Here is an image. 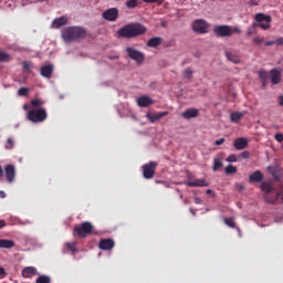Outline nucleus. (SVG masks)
<instances>
[{
	"mask_svg": "<svg viewBox=\"0 0 283 283\" xmlns=\"http://www.w3.org/2000/svg\"><path fill=\"white\" fill-rule=\"evenodd\" d=\"M147 33V27L142 23H128L117 31V34L122 39H136V36H143Z\"/></svg>",
	"mask_w": 283,
	"mask_h": 283,
	"instance_id": "1",
	"label": "nucleus"
},
{
	"mask_svg": "<svg viewBox=\"0 0 283 283\" xmlns=\"http://www.w3.org/2000/svg\"><path fill=\"white\" fill-rule=\"evenodd\" d=\"M87 36V31L83 27H69L62 31V39L65 43L81 41Z\"/></svg>",
	"mask_w": 283,
	"mask_h": 283,
	"instance_id": "2",
	"label": "nucleus"
},
{
	"mask_svg": "<svg viewBox=\"0 0 283 283\" xmlns=\"http://www.w3.org/2000/svg\"><path fill=\"white\" fill-rule=\"evenodd\" d=\"M213 33L216 36H220L221 39H227L229 36H233V34H242V30L240 27H231L227 24L216 25L213 28Z\"/></svg>",
	"mask_w": 283,
	"mask_h": 283,
	"instance_id": "3",
	"label": "nucleus"
},
{
	"mask_svg": "<svg viewBox=\"0 0 283 283\" xmlns=\"http://www.w3.org/2000/svg\"><path fill=\"white\" fill-rule=\"evenodd\" d=\"M27 118L31 123H43L48 118V112L44 108L31 109L28 112Z\"/></svg>",
	"mask_w": 283,
	"mask_h": 283,
	"instance_id": "4",
	"label": "nucleus"
},
{
	"mask_svg": "<svg viewBox=\"0 0 283 283\" xmlns=\"http://www.w3.org/2000/svg\"><path fill=\"white\" fill-rule=\"evenodd\" d=\"M255 21L253 23V28H261V30H270L271 29V15H266L264 13H256Z\"/></svg>",
	"mask_w": 283,
	"mask_h": 283,
	"instance_id": "5",
	"label": "nucleus"
},
{
	"mask_svg": "<svg viewBox=\"0 0 283 283\" xmlns=\"http://www.w3.org/2000/svg\"><path fill=\"white\" fill-rule=\"evenodd\" d=\"M92 231H94V226L87 221L74 227V233H77L80 238H87Z\"/></svg>",
	"mask_w": 283,
	"mask_h": 283,
	"instance_id": "6",
	"label": "nucleus"
},
{
	"mask_svg": "<svg viewBox=\"0 0 283 283\" xmlns=\"http://www.w3.org/2000/svg\"><path fill=\"white\" fill-rule=\"evenodd\" d=\"M126 52L129 59L135 61L137 65H143V63H145V53H143L142 51H138L132 46H127Z\"/></svg>",
	"mask_w": 283,
	"mask_h": 283,
	"instance_id": "7",
	"label": "nucleus"
},
{
	"mask_svg": "<svg viewBox=\"0 0 283 283\" xmlns=\"http://www.w3.org/2000/svg\"><path fill=\"white\" fill-rule=\"evenodd\" d=\"M158 167V163L149 161L143 166V176L146 180H151L156 176V168Z\"/></svg>",
	"mask_w": 283,
	"mask_h": 283,
	"instance_id": "8",
	"label": "nucleus"
},
{
	"mask_svg": "<svg viewBox=\"0 0 283 283\" xmlns=\"http://www.w3.org/2000/svg\"><path fill=\"white\" fill-rule=\"evenodd\" d=\"M208 29H209V23H207V21L205 20H196L192 23V30L198 34H207Z\"/></svg>",
	"mask_w": 283,
	"mask_h": 283,
	"instance_id": "9",
	"label": "nucleus"
},
{
	"mask_svg": "<svg viewBox=\"0 0 283 283\" xmlns=\"http://www.w3.org/2000/svg\"><path fill=\"white\" fill-rule=\"evenodd\" d=\"M102 17L103 19H105V21H111V22L117 21L119 17L118 8H111L105 10Z\"/></svg>",
	"mask_w": 283,
	"mask_h": 283,
	"instance_id": "10",
	"label": "nucleus"
},
{
	"mask_svg": "<svg viewBox=\"0 0 283 283\" xmlns=\"http://www.w3.org/2000/svg\"><path fill=\"white\" fill-rule=\"evenodd\" d=\"M4 174L8 182H12L17 178V168L14 165H7L4 168Z\"/></svg>",
	"mask_w": 283,
	"mask_h": 283,
	"instance_id": "11",
	"label": "nucleus"
},
{
	"mask_svg": "<svg viewBox=\"0 0 283 283\" xmlns=\"http://www.w3.org/2000/svg\"><path fill=\"white\" fill-rule=\"evenodd\" d=\"M258 76L261 80L262 87H266L269 85V78H271V72L261 69L258 71Z\"/></svg>",
	"mask_w": 283,
	"mask_h": 283,
	"instance_id": "12",
	"label": "nucleus"
},
{
	"mask_svg": "<svg viewBox=\"0 0 283 283\" xmlns=\"http://www.w3.org/2000/svg\"><path fill=\"white\" fill-rule=\"evenodd\" d=\"M54 73V65L46 64L40 69V74L44 78H52V74Z\"/></svg>",
	"mask_w": 283,
	"mask_h": 283,
	"instance_id": "13",
	"label": "nucleus"
},
{
	"mask_svg": "<svg viewBox=\"0 0 283 283\" xmlns=\"http://www.w3.org/2000/svg\"><path fill=\"white\" fill-rule=\"evenodd\" d=\"M281 76H282V72H280V70L272 69L270 71V81H271L272 85H279V83L281 81Z\"/></svg>",
	"mask_w": 283,
	"mask_h": 283,
	"instance_id": "14",
	"label": "nucleus"
},
{
	"mask_svg": "<svg viewBox=\"0 0 283 283\" xmlns=\"http://www.w3.org/2000/svg\"><path fill=\"white\" fill-rule=\"evenodd\" d=\"M137 105L139 107H149V105H154V99L147 95H142L137 98Z\"/></svg>",
	"mask_w": 283,
	"mask_h": 283,
	"instance_id": "15",
	"label": "nucleus"
},
{
	"mask_svg": "<svg viewBox=\"0 0 283 283\" xmlns=\"http://www.w3.org/2000/svg\"><path fill=\"white\" fill-rule=\"evenodd\" d=\"M115 243L112 239H102L99 241V249L102 251H112V249H114Z\"/></svg>",
	"mask_w": 283,
	"mask_h": 283,
	"instance_id": "16",
	"label": "nucleus"
},
{
	"mask_svg": "<svg viewBox=\"0 0 283 283\" xmlns=\"http://www.w3.org/2000/svg\"><path fill=\"white\" fill-rule=\"evenodd\" d=\"M199 115L200 111L197 108L187 109L181 114L182 118H186V120H190V118H198Z\"/></svg>",
	"mask_w": 283,
	"mask_h": 283,
	"instance_id": "17",
	"label": "nucleus"
},
{
	"mask_svg": "<svg viewBox=\"0 0 283 283\" xmlns=\"http://www.w3.org/2000/svg\"><path fill=\"white\" fill-rule=\"evenodd\" d=\"M249 147V140L244 137H239L234 140V148H237L239 151H242V149H247Z\"/></svg>",
	"mask_w": 283,
	"mask_h": 283,
	"instance_id": "18",
	"label": "nucleus"
},
{
	"mask_svg": "<svg viewBox=\"0 0 283 283\" xmlns=\"http://www.w3.org/2000/svg\"><path fill=\"white\" fill-rule=\"evenodd\" d=\"M169 112H159V113H147V118L150 120V123H156V120H160V118H164V116H168Z\"/></svg>",
	"mask_w": 283,
	"mask_h": 283,
	"instance_id": "19",
	"label": "nucleus"
},
{
	"mask_svg": "<svg viewBox=\"0 0 283 283\" xmlns=\"http://www.w3.org/2000/svg\"><path fill=\"white\" fill-rule=\"evenodd\" d=\"M36 268L34 266H27L22 270V277L24 279H30V277H34V275H36Z\"/></svg>",
	"mask_w": 283,
	"mask_h": 283,
	"instance_id": "20",
	"label": "nucleus"
},
{
	"mask_svg": "<svg viewBox=\"0 0 283 283\" xmlns=\"http://www.w3.org/2000/svg\"><path fill=\"white\" fill-rule=\"evenodd\" d=\"M250 182H262L264 180V175H262V171L255 170L249 176Z\"/></svg>",
	"mask_w": 283,
	"mask_h": 283,
	"instance_id": "21",
	"label": "nucleus"
},
{
	"mask_svg": "<svg viewBox=\"0 0 283 283\" xmlns=\"http://www.w3.org/2000/svg\"><path fill=\"white\" fill-rule=\"evenodd\" d=\"M226 59L227 61H230V63H234V65H238L240 63V56L231 51H226Z\"/></svg>",
	"mask_w": 283,
	"mask_h": 283,
	"instance_id": "22",
	"label": "nucleus"
},
{
	"mask_svg": "<svg viewBox=\"0 0 283 283\" xmlns=\"http://www.w3.org/2000/svg\"><path fill=\"white\" fill-rule=\"evenodd\" d=\"M63 25H67V17L65 15L57 18L52 22V28L55 29L63 28Z\"/></svg>",
	"mask_w": 283,
	"mask_h": 283,
	"instance_id": "23",
	"label": "nucleus"
},
{
	"mask_svg": "<svg viewBox=\"0 0 283 283\" xmlns=\"http://www.w3.org/2000/svg\"><path fill=\"white\" fill-rule=\"evenodd\" d=\"M209 184L205 179H195L188 182V187H207Z\"/></svg>",
	"mask_w": 283,
	"mask_h": 283,
	"instance_id": "24",
	"label": "nucleus"
},
{
	"mask_svg": "<svg viewBox=\"0 0 283 283\" xmlns=\"http://www.w3.org/2000/svg\"><path fill=\"white\" fill-rule=\"evenodd\" d=\"M0 249H14V241L0 239Z\"/></svg>",
	"mask_w": 283,
	"mask_h": 283,
	"instance_id": "25",
	"label": "nucleus"
},
{
	"mask_svg": "<svg viewBox=\"0 0 283 283\" xmlns=\"http://www.w3.org/2000/svg\"><path fill=\"white\" fill-rule=\"evenodd\" d=\"M160 43H163V38H151L148 40L147 42V46L148 48H158V45H160Z\"/></svg>",
	"mask_w": 283,
	"mask_h": 283,
	"instance_id": "26",
	"label": "nucleus"
},
{
	"mask_svg": "<svg viewBox=\"0 0 283 283\" xmlns=\"http://www.w3.org/2000/svg\"><path fill=\"white\" fill-rule=\"evenodd\" d=\"M242 116H244V113L234 112L230 115V120L232 123H240V120H242Z\"/></svg>",
	"mask_w": 283,
	"mask_h": 283,
	"instance_id": "27",
	"label": "nucleus"
},
{
	"mask_svg": "<svg viewBox=\"0 0 283 283\" xmlns=\"http://www.w3.org/2000/svg\"><path fill=\"white\" fill-rule=\"evenodd\" d=\"M261 190L264 191L265 195H269L273 191V186L266 181L261 184Z\"/></svg>",
	"mask_w": 283,
	"mask_h": 283,
	"instance_id": "28",
	"label": "nucleus"
},
{
	"mask_svg": "<svg viewBox=\"0 0 283 283\" xmlns=\"http://www.w3.org/2000/svg\"><path fill=\"white\" fill-rule=\"evenodd\" d=\"M9 61H12V56L4 51H0V63H8Z\"/></svg>",
	"mask_w": 283,
	"mask_h": 283,
	"instance_id": "29",
	"label": "nucleus"
},
{
	"mask_svg": "<svg viewBox=\"0 0 283 283\" xmlns=\"http://www.w3.org/2000/svg\"><path fill=\"white\" fill-rule=\"evenodd\" d=\"M221 167H223L222 159L214 158L212 167L213 171H218V169H221Z\"/></svg>",
	"mask_w": 283,
	"mask_h": 283,
	"instance_id": "30",
	"label": "nucleus"
},
{
	"mask_svg": "<svg viewBox=\"0 0 283 283\" xmlns=\"http://www.w3.org/2000/svg\"><path fill=\"white\" fill-rule=\"evenodd\" d=\"M50 282H52V279H50V276L48 275H40L35 281V283H50Z\"/></svg>",
	"mask_w": 283,
	"mask_h": 283,
	"instance_id": "31",
	"label": "nucleus"
},
{
	"mask_svg": "<svg viewBox=\"0 0 283 283\" xmlns=\"http://www.w3.org/2000/svg\"><path fill=\"white\" fill-rule=\"evenodd\" d=\"M265 202H269V205H275L277 202V198L272 197L271 193L264 196Z\"/></svg>",
	"mask_w": 283,
	"mask_h": 283,
	"instance_id": "32",
	"label": "nucleus"
},
{
	"mask_svg": "<svg viewBox=\"0 0 283 283\" xmlns=\"http://www.w3.org/2000/svg\"><path fill=\"white\" fill-rule=\"evenodd\" d=\"M237 172H238V167L233 165H229L228 167H226V174L228 176H230V174H237Z\"/></svg>",
	"mask_w": 283,
	"mask_h": 283,
	"instance_id": "33",
	"label": "nucleus"
},
{
	"mask_svg": "<svg viewBox=\"0 0 283 283\" xmlns=\"http://www.w3.org/2000/svg\"><path fill=\"white\" fill-rule=\"evenodd\" d=\"M138 7V0H127L126 8L134 9Z\"/></svg>",
	"mask_w": 283,
	"mask_h": 283,
	"instance_id": "34",
	"label": "nucleus"
},
{
	"mask_svg": "<svg viewBox=\"0 0 283 283\" xmlns=\"http://www.w3.org/2000/svg\"><path fill=\"white\" fill-rule=\"evenodd\" d=\"M224 224H227V227H230V229H235V221H233V219L231 218H226Z\"/></svg>",
	"mask_w": 283,
	"mask_h": 283,
	"instance_id": "35",
	"label": "nucleus"
},
{
	"mask_svg": "<svg viewBox=\"0 0 283 283\" xmlns=\"http://www.w3.org/2000/svg\"><path fill=\"white\" fill-rule=\"evenodd\" d=\"M66 249L69 251H71V253H74L76 251V242L75 241L74 242H67L66 243Z\"/></svg>",
	"mask_w": 283,
	"mask_h": 283,
	"instance_id": "36",
	"label": "nucleus"
},
{
	"mask_svg": "<svg viewBox=\"0 0 283 283\" xmlns=\"http://www.w3.org/2000/svg\"><path fill=\"white\" fill-rule=\"evenodd\" d=\"M252 41L254 45H262V43H264V36H260V35L254 36Z\"/></svg>",
	"mask_w": 283,
	"mask_h": 283,
	"instance_id": "37",
	"label": "nucleus"
},
{
	"mask_svg": "<svg viewBox=\"0 0 283 283\" xmlns=\"http://www.w3.org/2000/svg\"><path fill=\"white\" fill-rule=\"evenodd\" d=\"M18 94H19V96H28V94H30V88L21 87V88H19Z\"/></svg>",
	"mask_w": 283,
	"mask_h": 283,
	"instance_id": "38",
	"label": "nucleus"
},
{
	"mask_svg": "<svg viewBox=\"0 0 283 283\" xmlns=\"http://www.w3.org/2000/svg\"><path fill=\"white\" fill-rule=\"evenodd\" d=\"M13 147H14V139H12L11 137H9V138L7 139L6 145H4V148H7V149H13Z\"/></svg>",
	"mask_w": 283,
	"mask_h": 283,
	"instance_id": "39",
	"label": "nucleus"
},
{
	"mask_svg": "<svg viewBox=\"0 0 283 283\" xmlns=\"http://www.w3.org/2000/svg\"><path fill=\"white\" fill-rule=\"evenodd\" d=\"M31 105H32V107H41V105H43V102L39 98H35V99L31 101Z\"/></svg>",
	"mask_w": 283,
	"mask_h": 283,
	"instance_id": "40",
	"label": "nucleus"
},
{
	"mask_svg": "<svg viewBox=\"0 0 283 283\" xmlns=\"http://www.w3.org/2000/svg\"><path fill=\"white\" fill-rule=\"evenodd\" d=\"M227 163H238V157L235 155H230L227 158Z\"/></svg>",
	"mask_w": 283,
	"mask_h": 283,
	"instance_id": "41",
	"label": "nucleus"
},
{
	"mask_svg": "<svg viewBox=\"0 0 283 283\" xmlns=\"http://www.w3.org/2000/svg\"><path fill=\"white\" fill-rule=\"evenodd\" d=\"M184 74L186 78H191L193 71H191V69H186Z\"/></svg>",
	"mask_w": 283,
	"mask_h": 283,
	"instance_id": "42",
	"label": "nucleus"
},
{
	"mask_svg": "<svg viewBox=\"0 0 283 283\" xmlns=\"http://www.w3.org/2000/svg\"><path fill=\"white\" fill-rule=\"evenodd\" d=\"M22 67L23 70H27L28 72H30V70H32V63L23 62Z\"/></svg>",
	"mask_w": 283,
	"mask_h": 283,
	"instance_id": "43",
	"label": "nucleus"
},
{
	"mask_svg": "<svg viewBox=\"0 0 283 283\" xmlns=\"http://www.w3.org/2000/svg\"><path fill=\"white\" fill-rule=\"evenodd\" d=\"M275 140H277V143H283V134L282 133H277L274 136Z\"/></svg>",
	"mask_w": 283,
	"mask_h": 283,
	"instance_id": "44",
	"label": "nucleus"
},
{
	"mask_svg": "<svg viewBox=\"0 0 283 283\" xmlns=\"http://www.w3.org/2000/svg\"><path fill=\"white\" fill-rule=\"evenodd\" d=\"M8 275V272H6L4 268H0V280H3Z\"/></svg>",
	"mask_w": 283,
	"mask_h": 283,
	"instance_id": "45",
	"label": "nucleus"
},
{
	"mask_svg": "<svg viewBox=\"0 0 283 283\" xmlns=\"http://www.w3.org/2000/svg\"><path fill=\"white\" fill-rule=\"evenodd\" d=\"M240 156L243 159L251 158V153H249V150H245V151L241 153Z\"/></svg>",
	"mask_w": 283,
	"mask_h": 283,
	"instance_id": "46",
	"label": "nucleus"
},
{
	"mask_svg": "<svg viewBox=\"0 0 283 283\" xmlns=\"http://www.w3.org/2000/svg\"><path fill=\"white\" fill-rule=\"evenodd\" d=\"M282 191H283V185H281V186L279 187V191L276 192V195H275V197H274V198H276V200H280V196H282Z\"/></svg>",
	"mask_w": 283,
	"mask_h": 283,
	"instance_id": "47",
	"label": "nucleus"
},
{
	"mask_svg": "<svg viewBox=\"0 0 283 283\" xmlns=\"http://www.w3.org/2000/svg\"><path fill=\"white\" fill-rule=\"evenodd\" d=\"M258 31H255V27L249 28L248 29V36H251L253 34H256Z\"/></svg>",
	"mask_w": 283,
	"mask_h": 283,
	"instance_id": "48",
	"label": "nucleus"
},
{
	"mask_svg": "<svg viewBox=\"0 0 283 283\" xmlns=\"http://www.w3.org/2000/svg\"><path fill=\"white\" fill-rule=\"evenodd\" d=\"M214 145H217V146L224 145V138L217 139L214 142Z\"/></svg>",
	"mask_w": 283,
	"mask_h": 283,
	"instance_id": "49",
	"label": "nucleus"
},
{
	"mask_svg": "<svg viewBox=\"0 0 283 283\" xmlns=\"http://www.w3.org/2000/svg\"><path fill=\"white\" fill-rule=\"evenodd\" d=\"M268 170H269V172L272 174V176L275 178V167L269 166V167H268Z\"/></svg>",
	"mask_w": 283,
	"mask_h": 283,
	"instance_id": "50",
	"label": "nucleus"
},
{
	"mask_svg": "<svg viewBox=\"0 0 283 283\" xmlns=\"http://www.w3.org/2000/svg\"><path fill=\"white\" fill-rule=\"evenodd\" d=\"M275 41V45H283V38H279Z\"/></svg>",
	"mask_w": 283,
	"mask_h": 283,
	"instance_id": "51",
	"label": "nucleus"
},
{
	"mask_svg": "<svg viewBox=\"0 0 283 283\" xmlns=\"http://www.w3.org/2000/svg\"><path fill=\"white\" fill-rule=\"evenodd\" d=\"M273 45H275V40H274V41H268V42H265V46H266V48H271V46H273Z\"/></svg>",
	"mask_w": 283,
	"mask_h": 283,
	"instance_id": "52",
	"label": "nucleus"
},
{
	"mask_svg": "<svg viewBox=\"0 0 283 283\" xmlns=\"http://www.w3.org/2000/svg\"><path fill=\"white\" fill-rule=\"evenodd\" d=\"M279 105H280L281 107H283V95H281V96L279 97Z\"/></svg>",
	"mask_w": 283,
	"mask_h": 283,
	"instance_id": "53",
	"label": "nucleus"
},
{
	"mask_svg": "<svg viewBox=\"0 0 283 283\" xmlns=\"http://www.w3.org/2000/svg\"><path fill=\"white\" fill-rule=\"evenodd\" d=\"M6 227V220H0V229H3Z\"/></svg>",
	"mask_w": 283,
	"mask_h": 283,
	"instance_id": "54",
	"label": "nucleus"
},
{
	"mask_svg": "<svg viewBox=\"0 0 283 283\" xmlns=\"http://www.w3.org/2000/svg\"><path fill=\"white\" fill-rule=\"evenodd\" d=\"M111 61H116V59H118V55H113V56H109Z\"/></svg>",
	"mask_w": 283,
	"mask_h": 283,
	"instance_id": "55",
	"label": "nucleus"
},
{
	"mask_svg": "<svg viewBox=\"0 0 283 283\" xmlns=\"http://www.w3.org/2000/svg\"><path fill=\"white\" fill-rule=\"evenodd\" d=\"M195 202H196V205H200V202H202V201L200 200V198H196Z\"/></svg>",
	"mask_w": 283,
	"mask_h": 283,
	"instance_id": "56",
	"label": "nucleus"
},
{
	"mask_svg": "<svg viewBox=\"0 0 283 283\" xmlns=\"http://www.w3.org/2000/svg\"><path fill=\"white\" fill-rule=\"evenodd\" d=\"M0 178H3V168L0 166Z\"/></svg>",
	"mask_w": 283,
	"mask_h": 283,
	"instance_id": "57",
	"label": "nucleus"
},
{
	"mask_svg": "<svg viewBox=\"0 0 283 283\" xmlns=\"http://www.w3.org/2000/svg\"><path fill=\"white\" fill-rule=\"evenodd\" d=\"M243 189H244V186L238 185V190H239V191H242Z\"/></svg>",
	"mask_w": 283,
	"mask_h": 283,
	"instance_id": "58",
	"label": "nucleus"
},
{
	"mask_svg": "<svg viewBox=\"0 0 283 283\" xmlns=\"http://www.w3.org/2000/svg\"><path fill=\"white\" fill-rule=\"evenodd\" d=\"M0 198H6V192L4 191H0Z\"/></svg>",
	"mask_w": 283,
	"mask_h": 283,
	"instance_id": "59",
	"label": "nucleus"
},
{
	"mask_svg": "<svg viewBox=\"0 0 283 283\" xmlns=\"http://www.w3.org/2000/svg\"><path fill=\"white\" fill-rule=\"evenodd\" d=\"M237 231H238L239 235H242V230L240 228H237Z\"/></svg>",
	"mask_w": 283,
	"mask_h": 283,
	"instance_id": "60",
	"label": "nucleus"
},
{
	"mask_svg": "<svg viewBox=\"0 0 283 283\" xmlns=\"http://www.w3.org/2000/svg\"><path fill=\"white\" fill-rule=\"evenodd\" d=\"M23 224H32V222L30 220H27L23 222Z\"/></svg>",
	"mask_w": 283,
	"mask_h": 283,
	"instance_id": "61",
	"label": "nucleus"
},
{
	"mask_svg": "<svg viewBox=\"0 0 283 283\" xmlns=\"http://www.w3.org/2000/svg\"><path fill=\"white\" fill-rule=\"evenodd\" d=\"M28 107H29L28 104H24L23 109H28Z\"/></svg>",
	"mask_w": 283,
	"mask_h": 283,
	"instance_id": "62",
	"label": "nucleus"
},
{
	"mask_svg": "<svg viewBox=\"0 0 283 283\" xmlns=\"http://www.w3.org/2000/svg\"><path fill=\"white\" fill-rule=\"evenodd\" d=\"M157 184H163V181H156Z\"/></svg>",
	"mask_w": 283,
	"mask_h": 283,
	"instance_id": "63",
	"label": "nucleus"
},
{
	"mask_svg": "<svg viewBox=\"0 0 283 283\" xmlns=\"http://www.w3.org/2000/svg\"><path fill=\"white\" fill-rule=\"evenodd\" d=\"M60 98H63V95H61Z\"/></svg>",
	"mask_w": 283,
	"mask_h": 283,
	"instance_id": "64",
	"label": "nucleus"
}]
</instances>
